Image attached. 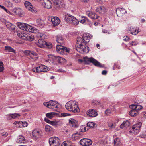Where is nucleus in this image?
<instances>
[{
	"mask_svg": "<svg viewBox=\"0 0 146 146\" xmlns=\"http://www.w3.org/2000/svg\"><path fill=\"white\" fill-rule=\"evenodd\" d=\"M65 107L67 110L74 113H76L80 111L77 102L74 101H69L66 104Z\"/></svg>",
	"mask_w": 146,
	"mask_h": 146,
	"instance_id": "f257e3e1",
	"label": "nucleus"
},
{
	"mask_svg": "<svg viewBox=\"0 0 146 146\" xmlns=\"http://www.w3.org/2000/svg\"><path fill=\"white\" fill-rule=\"evenodd\" d=\"M84 61L86 63H88L90 62L92 63L95 66L100 67H103L104 65L101 64L98 61L96 60L92 57L88 58L85 57L84 58Z\"/></svg>",
	"mask_w": 146,
	"mask_h": 146,
	"instance_id": "f03ea898",
	"label": "nucleus"
},
{
	"mask_svg": "<svg viewBox=\"0 0 146 146\" xmlns=\"http://www.w3.org/2000/svg\"><path fill=\"white\" fill-rule=\"evenodd\" d=\"M142 123L139 122L134 125L129 131V133L132 134H136L139 132L140 131Z\"/></svg>",
	"mask_w": 146,
	"mask_h": 146,
	"instance_id": "7ed1b4c3",
	"label": "nucleus"
},
{
	"mask_svg": "<svg viewBox=\"0 0 146 146\" xmlns=\"http://www.w3.org/2000/svg\"><path fill=\"white\" fill-rule=\"evenodd\" d=\"M17 25L20 29L27 31L31 32L32 31V27L30 25L24 23L18 22Z\"/></svg>",
	"mask_w": 146,
	"mask_h": 146,
	"instance_id": "20e7f679",
	"label": "nucleus"
},
{
	"mask_svg": "<svg viewBox=\"0 0 146 146\" xmlns=\"http://www.w3.org/2000/svg\"><path fill=\"white\" fill-rule=\"evenodd\" d=\"M48 69L47 67L42 65L37 67L36 68H33L32 70L34 72L38 73L47 71L48 70Z\"/></svg>",
	"mask_w": 146,
	"mask_h": 146,
	"instance_id": "39448f33",
	"label": "nucleus"
},
{
	"mask_svg": "<svg viewBox=\"0 0 146 146\" xmlns=\"http://www.w3.org/2000/svg\"><path fill=\"white\" fill-rule=\"evenodd\" d=\"M38 2H40L44 8L47 9H50L52 7V4L49 0H38Z\"/></svg>",
	"mask_w": 146,
	"mask_h": 146,
	"instance_id": "423d86ee",
	"label": "nucleus"
},
{
	"mask_svg": "<svg viewBox=\"0 0 146 146\" xmlns=\"http://www.w3.org/2000/svg\"><path fill=\"white\" fill-rule=\"evenodd\" d=\"M92 141L90 139L83 138L80 141V144L83 146H89L92 144Z\"/></svg>",
	"mask_w": 146,
	"mask_h": 146,
	"instance_id": "0eeeda50",
	"label": "nucleus"
},
{
	"mask_svg": "<svg viewBox=\"0 0 146 146\" xmlns=\"http://www.w3.org/2000/svg\"><path fill=\"white\" fill-rule=\"evenodd\" d=\"M76 50L79 52L82 53H88L89 51V47L86 45H82L79 48H76Z\"/></svg>",
	"mask_w": 146,
	"mask_h": 146,
	"instance_id": "6e6552de",
	"label": "nucleus"
},
{
	"mask_svg": "<svg viewBox=\"0 0 146 146\" xmlns=\"http://www.w3.org/2000/svg\"><path fill=\"white\" fill-rule=\"evenodd\" d=\"M92 37V35L89 33L84 34L82 36L84 43L87 44L89 42L90 39Z\"/></svg>",
	"mask_w": 146,
	"mask_h": 146,
	"instance_id": "1a4fd4ad",
	"label": "nucleus"
},
{
	"mask_svg": "<svg viewBox=\"0 0 146 146\" xmlns=\"http://www.w3.org/2000/svg\"><path fill=\"white\" fill-rule=\"evenodd\" d=\"M49 144H54L60 145V140L58 137H53L49 139Z\"/></svg>",
	"mask_w": 146,
	"mask_h": 146,
	"instance_id": "9d476101",
	"label": "nucleus"
},
{
	"mask_svg": "<svg viewBox=\"0 0 146 146\" xmlns=\"http://www.w3.org/2000/svg\"><path fill=\"white\" fill-rule=\"evenodd\" d=\"M13 12L16 15H18L20 17L23 16V12L22 10L19 8H15L13 10Z\"/></svg>",
	"mask_w": 146,
	"mask_h": 146,
	"instance_id": "9b49d317",
	"label": "nucleus"
},
{
	"mask_svg": "<svg viewBox=\"0 0 146 146\" xmlns=\"http://www.w3.org/2000/svg\"><path fill=\"white\" fill-rule=\"evenodd\" d=\"M24 5L26 7L27 9H28L29 11L35 13L37 11L36 10L34 9L33 8V6L29 2L25 1L24 3Z\"/></svg>",
	"mask_w": 146,
	"mask_h": 146,
	"instance_id": "f8f14e48",
	"label": "nucleus"
},
{
	"mask_svg": "<svg viewBox=\"0 0 146 146\" xmlns=\"http://www.w3.org/2000/svg\"><path fill=\"white\" fill-rule=\"evenodd\" d=\"M32 134L33 137L36 138L40 137L42 135V132L37 129H35L33 131Z\"/></svg>",
	"mask_w": 146,
	"mask_h": 146,
	"instance_id": "ddd939ff",
	"label": "nucleus"
},
{
	"mask_svg": "<svg viewBox=\"0 0 146 146\" xmlns=\"http://www.w3.org/2000/svg\"><path fill=\"white\" fill-rule=\"evenodd\" d=\"M51 21L54 26H57L59 25L60 22L59 19L57 17H53L52 18Z\"/></svg>",
	"mask_w": 146,
	"mask_h": 146,
	"instance_id": "4468645a",
	"label": "nucleus"
},
{
	"mask_svg": "<svg viewBox=\"0 0 146 146\" xmlns=\"http://www.w3.org/2000/svg\"><path fill=\"white\" fill-rule=\"evenodd\" d=\"M20 115L18 113H12L7 115V120H9L12 119H15L20 117Z\"/></svg>",
	"mask_w": 146,
	"mask_h": 146,
	"instance_id": "2eb2a0df",
	"label": "nucleus"
},
{
	"mask_svg": "<svg viewBox=\"0 0 146 146\" xmlns=\"http://www.w3.org/2000/svg\"><path fill=\"white\" fill-rule=\"evenodd\" d=\"M88 115L90 117H94L98 115L97 112L93 109H90L87 112Z\"/></svg>",
	"mask_w": 146,
	"mask_h": 146,
	"instance_id": "dca6fc26",
	"label": "nucleus"
},
{
	"mask_svg": "<svg viewBox=\"0 0 146 146\" xmlns=\"http://www.w3.org/2000/svg\"><path fill=\"white\" fill-rule=\"evenodd\" d=\"M116 12L118 17H121L123 15L126 13L125 9L123 8H117L116 9Z\"/></svg>",
	"mask_w": 146,
	"mask_h": 146,
	"instance_id": "f3484780",
	"label": "nucleus"
},
{
	"mask_svg": "<svg viewBox=\"0 0 146 146\" xmlns=\"http://www.w3.org/2000/svg\"><path fill=\"white\" fill-rule=\"evenodd\" d=\"M87 14L89 17L92 19H97L99 17L95 13L91 11H88Z\"/></svg>",
	"mask_w": 146,
	"mask_h": 146,
	"instance_id": "a211bd4d",
	"label": "nucleus"
},
{
	"mask_svg": "<svg viewBox=\"0 0 146 146\" xmlns=\"http://www.w3.org/2000/svg\"><path fill=\"white\" fill-rule=\"evenodd\" d=\"M49 58H51L53 60H57L59 63H61L62 61L63 58L60 56H55L52 55H48Z\"/></svg>",
	"mask_w": 146,
	"mask_h": 146,
	"instance_id": "6ab92c4d",
	"label": "nucleus"
},
{
	"mask_svg": "<svg viewBox=\"0 0 146 146\" xmlns=\"http://www.w3.org/2000/svg\"><path fill=\"white\" fill-rule=\"evenodd\" d=\"M68 16L71 17V23L75 25H78L79 21L76 17L70 14L68 15Z\"/></svg>",
	"mask_w": 146,
	"mask_h": 146,
	"instance_id": "aec40b11",
	"label": "nucleus"
},
{
	"mask_svg": "<svg viewBox=\"0 0 146 146\" xmlns=\"http://www.w3.org/2000/svg\"><path fill=\"white\" fill-rule=\"evenodd\" d=\"M5 25L7 28L11 31H13L15 29V26L10 22H6Z\"/></svg>",
	"mask_w": 146,
	"mask_h": 146,
	"instance_id": "412c9836",
	"label": "nucleus"
},
{
	"mask_svg": "<svg viewBox=\"0 0 146 146\" xmlns=\"http://www.w3.org/2000/svg\"><path fill=\"white\" fill-rule=\"evenodd\" d=\"M16 141L18 143H24L26 142V140L23 136L19 135L17 137Z\"/></svg>",
	"mask_w": 146,
	"mask_h": 146,
	"instance_id": "4be33fe9",
	"label": "nucleus"
},
{
	"mask_svg": "<svg viewBox=\"0 0 146 146\" xmlns=\"http://www.w3.org/2000/svg\"><path fill=\"white\" fill-rule=\"evenodd\" d=\"M57 101H53V100H50L49 101V106L50 107H54L55 110H56L55 108H58V105H57L58 103Z\"/></svg>",
	"mask_w": 146,
	"mask_h": 146,
	"instance_id": "5701e85b",
	"label": "nucleus"
},
{
	"mask_svg": "<svg viewBox=\"0 0 146 146\" xmlns=\"http://www.w3.org/2000/svg\"><path fill=\"white\" fill-rule=\"evenodd\" d=\"M46 44V42L43 40L40 39L38 40L37 45L38 47L43 48L45 46Z\"/></svg>",
	"mask_w": 146,
	"mask_h": 146,
	"instance_id": "b1692460",
	"label": "nucleus"
},
{
	"mask_svg": "<svg viewBox=\"0 0 146 146\" xmlns=\"http://www.w3.org/2000/svg\"><path fill=\"white\" fill-rule=\"evenodd\" d=\"M56 41L60 44H62L64 43V38L60 35H58L56 36Z\"/></svg>",
	"mask_w": 146,
	"mask_h": 146,
	"instance_id": "393cba45",
	"label": "nucleus"
},
{
	"mask_svg": "<svg viewBox=\"0 0 146 146\" xmlns=\"http://www.w3.org/2000/svg\"><path fill=\"white\" fill-rule=\"evenodd\" d=\"M130 123L128 120H126L123 121L120 125L121 128L123 129L124 128H127L129 126Z\"/></svg>",
	"mask_w": 146,
	"mask_h": 146,
	"instance_id": "a878e982",
	"label": "nucleus"
},
{
	"mask_svg": "<svg viewBox=\"0 0 146 146\" xmlns=\"http://www.w3.org/2000/svg\"><path fill=\"white\" fill-rule=\"evenodd\" d=\"M105 8L104 7H99L96 9V11L100 14H103L105 12Z\"/></svg>",
	"mask_w": 146,
	"mask_h": 146,
	"instance_id": "bb28decb",
	"label": "nucleus"
},
{
	"mask_svg": "<svg viewBox=\"0 0 146 146\" xmlns=\"http://www.w3.org/2000/svg\"><path fill=\"white\" fill-rule=\"evenodd\" d=\"M36 23L38 26L41 28L43 27L45 25L44 21L40 19L36 20Z\"/></svg>",
	"mask_w": 146,
	"mask_h": 146,
	"instance_id": "cd10ccee",
	"label": "nucleus"
},
{
	"mask_svg": "<svg viewBox=\"0 0 146 146\" xmlns=\"http://www.w3.org/2000/svg\"><path fill=\"white\" fill-rule=\"evenodd\" d=\"M4 50L6 52H11L14 53H16L15 50L11 47L9 46H5Z\"/></svg>",
	"mask_w": 146,
	"mask_h": 146,
	"instance_id": "c85d7f7f",
	"label": "nucleus"
},
{
	"mask_svg": "<svg viewBox=\"0 0 146 146\" xmlns=\"http://www.w3.org/2000/svg\"><path fill=\"white\" fill-rule=\"evenodd\" d=\"M14 124H15L16 125H17V124H19L20 125H22V126L23 127H27V122H22L21 121H17L15 122L14 123ZM20 126V125H19V126L17 125V126L19 127Z\"/></svg>",
	"mask_w": 146,
	"mask_h": 146,
	"instance_id": "c756f323",
	"label": "nucleus"
},
{
	"mask_svg": "<svg viewBox=\"0 0 146 146\" xmlns=\"http://www.w3.org/2000/svg\"><path fill=\"white\" fill-rule=\"evenodd\" d=\"M129 31V33L133 35H135L138 33V32L136 29L132 27H131L130 28Z\"/></svg>",
	"mask_w": 146,
	"mask_h": 146,
	"instance_id": "7c9ffc66",
	"label": "nucleus"
},
{
	"mask_svg": "<svg viewBox=\"0 0 146 146\" xmlns=\"http://www.w3.org/2000/svg\"><path fill=\"white\" fill-rule=\"evenodd\" d=\"M114 146H121V143L119 139L115 138L114 140Z\"/></svg>",
	"mask_w": 146,
	"mask_h": 146,
	"instance_id": "2f4dec72",
	"label": "nucleus"
},
{
	"mask_svg": "<svg viewBox=\"0 0 146 146\" xmlns=\"http://www.w3.org/2000/svg\"><path fill=\"white\" fill-rule=\"evenodd\" d=\"M84 41L83 39V38H82L80 37H78L77 38V44H78L79 46H80L82 45V43H84ZM78 46V45H77Z\"/></svg>",
	"mask_w": 146,
	"mask_h": 146,
	"instance_id": "473e14b6",
	"label": "nucleus"
},
{
	"mask_svg": "<svg viewBox=\"0 0 146 146\" xmlns=\"http://www.w3.org/2000/svg\"><path fill=\"white\" fill-rule=\"evenodd\" d=\"M138 113V111L135 110H131L129 112L130 115L132 117H134L137 115Z\"/></svg>",
	"mask_w": 146,
	"mask_h": 146,
	"instance_id": "72a5a7b5",
	"label": "nucleus"
},
{
	"mask_svg": "<svg viewBox=\"0 0 146 146\" xmlns=\"http://www.w3.org/2000/svg\"><path fill=\"white\" fill-rule=\"evenodd\" d=\"M87 126L91 128H93L96 127V125L92 122H89L87 124Z\"/></svg>",
	"mask_w": 146,
	"mask_h": 146,
	"instance_id": "f704fd0d",
	"label": "nucleus"
},
{
	"mask_svg": "<svg viewBox=\"0 0 146 146\" xmlns=\"http://www.w3.org/2000/svg\"><path fill=\"white\" fill-rule=\"evenodd\" d=\"M56 48L57 51L59 53H61L62 50V48H64V46L58 45L56 46Z\"/></svg>",
	"mask_w": 146,
	"mask_h": 146,
	"instance_id": "c9c22d12",
	"label": "nucleus"
},
{
	"mask_svg": "<svg viewBox=\"0 0 146 146\" xmlns=\"http://www.w3.org/2000/svg\"><path fill=\"white\" fill-rule=\"evenodd\" d=\"M27 38H25L24 40H28L30 41L33 40L34 39V36L33 35H28L26 36Z\"/></svg>",
	"mask_w": 146,
	"mask_h": 146,
	"instance_id": "e433bc0d",
	"label": "nucleus"
},
{
	"mask_svg": "<svg viewBox=\"0 0 146 146\" xmlns=\"http://www.w3.org/2000/svg\"><path fill=\"white\" fill-rule=\"evenodd\" d=\"M61 146H71L70 141H65L61 145Z\"/></svg>",
	"mask_w": 146,
	"mask_h": 146,
	"instance_id": "4c0bfd02",
	"label": "nucleus"
},
{
	"mask_svg": "<svg viewBox=\"0 0 146 146\" xmlns=\"http://www.w3.org/2000/svg\"><path fill=\"white\" fill-rule=\"evenodd\" d=\"M69 122L71 124H72V126H74V125H76V124L77 122V121L73 119H71L69 120Z\"/></svg>",
	"mask_w": 146,
	"mask_h": 146,
	"instance_id": "58836bf2",
	"label": "nucleus"
},
{
	"mask_svg": "<svg viewBox=\"0 0 146 146\" xmlns=\"http://www.w3.org/2000/svg\"><path fill=\"white\" fill-rule=\"evenodd\" d=\"M53 4L55 7L56 9H58L60 7V3L59 2L54 1L53 2Z\"/></svg>",
	"mask_w": 146,
	"mask_h": 146,
	"instance_id": "ea45409f",
	"label": "nucleus"
},
{
	"mask_svg": "<svg viewBox=\"0 0 146 146\" xmlns=\"http://www.w3.org/2000/svg\"><path fill=\"white\" fill-rule=\"evenodd\" d=\"M69 14H67V16H66L64 18V20L65 21L67 22V23H71V17H70L68 16V15Z\"/></svg>",
	"mask_w": 146,
	"mask_h": 146,
	"instance_id": "a19ab883",
	"label": "nucleus"
},
{
	"mask_svg": "<svg viewBox=\"0 0 146 146\" xmlns=\"http://www.w3.org/2000/svg\"><path fill=\"white\" fill-rule=\"evenodd\" d=\"M88 128H86L84 126H82L80 128V131L82 132H84L88 131Z\"/></svg>",
	"mask_w": 146,
	"mask_h": 146,
	"instance_id": "79ce46f5",
	"label": "nucleus"
},
{
	"mask_svg": "<svg viewBox=\"0 0 146 146\" xmlns=\"http://www.w3.org/2000/svg\"><path fill=\"white\" fill-rule=\"evenodd\" d=\"M70 50V49L69 48H67L65 47L64 46L63 48H62V50L61 52H69Z\"/></svg>",
	"mask_w": 146,
	"mask_h": 146,
	"instance_id": "37998d69",
	"label": "nucleus"
},
{
	"mask_svg": "<svg viewBox=\"0 0 146 146\" xmlns=\"http://www.w3.org/2000/svg\"><path fill=\"white\" fill-rule=\"evenodd\" d=\"M52 129V127L48 125H46L45 126V129L46 131H50Z\"/></svg>",
	"mask_w": 146,
	"mask_h": 146,
	"instance_id": "c03bdc74",
	"label": "nucleus"
},
{
	"mask_svg": "<svg viewBox=\"0 0 146 146\" xmlns=\"http://www.w3.org/2000/svg\"><path fill=\"white\" fill-rule=\"evenodd\" d=\"M60 121H51L50 124L53 126H56L59 124V123Z\"/></svg>",
	"mask_w": 146,
	"mask_h": 146,
	"instance_id": "a18cd8bd",
	"label": "nucleus"
},
{
	"mask_svg": "<svg viewBox=\"0 0 146 146\" xmlns=\"http://www.w3.org/2000/svg\"><path fill=\"white\" fill-rule=\"evenodd\" d=\"M43 104L44 106H46V107H47L48 108L50 109H54V107H50L49 106V102H44V103Z\"/></svg>",
	"mask_w": 146,
	"mask_h": 146,
	"instance_id": "49530a36",
	"label": "nucleus"
},
{
	"mask_svg": "<svg viewBox=\"0 0 146 146\" xmlns=\"http://www.w3.org/2000/svg\"><path fill=\"white\" fill-rule=\"evenodd\" d=\"M3 63L1 62H0V72H2L4 70Z\"/></svg>",
	"mask_w": 146,
	"mask_h": 146,
	"instance_id": "de8ad7c7",
	"label": "nucleus"
},
{
	"mask_svg": "<svg viewBox=\"0 0 146 146\" xmlns=\"http://www.w3.org/2000/svg\"><path fill=\"white\" fill-rule=\"evenodd\" d=\"M100 102V101H98L95 100H93L92 101V104L93 105H97L99 104Z\"/></svg>",
	"mask_w": 146,
	"mask_h": 146,
	"instance_id": "09e8293b",
	"label": "nucleus"
},
{
	"mask_svg": "<svg viewBox=\"0 0 146 146\" xmlns=\"http://www.w3.org/2000/svg\"><path fill=\"white\" fill-rule=\"evenodd\" d=\"M5 4L6 5L9 7H12V4L10 2L8 1H5Z\"/></svg>",
	"mask_w": 146,
	"mask_h": 146,
	"instance_id": "8fccbe9b",
	"label": "nucleus"
},
{
	"mask_svg": "<svg viewBox=\"0 0 146 146\" xmlns=\"http://www.w3.org/2000/svg\"><path fill=\"white\" fill-rule=\"evenodd\" d=\"M31 51L29 50H26L24 51V54L27 56H31Z\"/></svg>",
	"mask_w": 146,
	"mask_h": 146,
	"instance_id": "3c124183",
	"label": "nucleus"
},
{
	"mask_svg": "<svg viewBox=\"0 0 146 146\" xmlns=\"http://www.w3.org/2000/svg\"><path fill=\"white\" fill-rule=\"evenodd\" d=\"M45 46L48 47L49 48H51L53 46L52 43H47V42Z\"/></svg>",
	"mask_w": 146,
	"mask_h": 146,
	"instance_id": "603ef678",
	"label": "nucleus"
},
{
	"mask_svg": "<svg viewBox=\"0 0 146 146\" xmlns=\"http://www.w3.org/2000/svg\"><path fill=\"white\" fill-rule=\"evenodd\" d=\"M136 106L137 107V108L135 110H137V111L138 110H141L142 108V106L140 105H136Z\"/></svg>",
	"mask_w": 146,
	"mask_h": 146,
	"instance_id": "864d4df0",
	"label": "nucleus"
},
{
	"mask_svg": "<svg viewBox=\"0 0 146 146\" xmlns=\"http://www.w3.org/2000/svg\"><path fill=\"white\" fill-rule=\"evenodd\" d=\"M130 108L132 109L131 110H136L137 108L136 105L133 104L130 106Z\"/></svg>",
	"mask_w": 146,
	"mask_h": 146,
	"instance_id": "5fc2aeb1",
	"label": "nucleus"
},
{
	"mask_svg": "<svg viewBox=\"0 0 146 146\" xmlns=\"http://www.w3.org/2000/svg\"><path fill=\"white\" fill-rule=\"evenodd\" d=\"M105 113L107 115H109L111 113V111L110 110L107 109L106 110Z\"/></svg>",
	"mask_w": 146,
	"mask_h": 146,
	"instance_id": "6e6d98bb",
	"label": "nucleus"
},
{
	"mask_svg": "<svg viewBox=\"0 0 146 146\" xmlns=\"http://www.w3.org/2000/svg\"><path fill=\"white\" fill-rule=\"evenodd\" d=\"M71 115L69 113H62L61 114V115L62 117H65L68 116H70Z\"/></svg>",
	"mask_w": 146,
	"mask_h": 146,
	"instance_id": "4d7b16f0",
	"label": "nucleus"
},
{
	"mask_svg": "<svg viewBox=\"0 0 146 146\" xmlns=\"http://www.w3.org/2000/svg\"><path fill=\"white\" fill-rule=\"evenodd\" d=\"M32 31H31V32L32 33H36V32H37L38 30L37 29L35 28H33L32 29H31Z\"/></svg>",
	"mask_w": 146,
	"mask_h": 146,
	"instance_id": "13d9d810",
	"label": "nucleus"
},
{
	"mask_svg": "<svg viewBox=\"0 0 146 146\" xmlns=\"http://www.w3.org/2000/svg\"><path fill=\"white\" fill-rule=\"evenodd\" d=\"M123 40L124 41H128L129 39V37L127 36H124L123 38Z\"/></svg>",
	"mask_w": 146,
	"mask_h": 146,
	"instance_id": "bf43d9fd",
	"label": "nucleus"
},
{
	"mask_svg": "<svg viewBox=\"0 0 146 146\" xmlns=\"http://www.w3.org/2000/svg\"><path fill=\"white\" fill-rule=\"evenodd\" d=\"M108 126L111 128H113L115 127V125L113 123H109Z\"/></svg>",
	"mask_w": 146,
	"mask_h": 146,
	"instance_id": "052dcab7",
	"label": "nucleus"
},
{
	"mask_svg": "<svg viewBox=\"0 0 146 146\" xmlns=\"http://www.w3.org/2000/svg\"><path fill=\"white\" fill-rule=\"evenodd\" d=\"M31 55H32L35 56H37V54L36 52L33 51H31Z\"/></svg>",
	"mask_w": 146,
	"mask_h": 146,
	"instance_id": "680f3d73",
	"label": "nucleus"
},
{
	"mask_svg": "<svg viewBox=\"0 0 146 146\" xmlns=\"http://www.w3.org/2000/svg\"><path fill=\"white\" fill-rule=\"evenodd\" d=\"M56 114V113L54 112H51L47 113V115L48 116H49V115H51L52 116H53V115H55Z\"/></svg>",
	"mask_w": 146,
	"mask_h": 146,
	"instance_id": "e2e57ef3",
	"label": "nucleus"
},
{
	"mask_svg": "<svg viewBox=\"0 0 146 146\" xmlns=\"http://www.w3.org/2000/svg\"><path fill=\"white\" fill-rule=\"evenodd\" d=\"M129 44H130V45H131L132 46L136 45L137 44L136 42H134L133 41L131 42H129Z\"/></svg>",
	"mask_w": 146,
	"mask_h": 146,
	"instance_id": "0e129e2a",
	"label": "nucleus"
},
{
	"mask_svg": "<svg viewBox=\"0 0 146 146\" xmlns=\"http://www.w3.org/2000/svg\"><path fill=\"white\" fill-rule=\"evenodd\" d=\"M8 135V133L7 132H3L2 133V135L3 136H4L5 137H7Z\"/></svg>",
	"mask_w": 146,
	"mask_h": 146,
	"instance_id": "69168bd1",
	"label": "nucleus"
},
{
	"mask_svg": "<svg viewBox=\"0 0 146 146\" xmlns=\"http://www.w3.org/2000/svg\"><path fill=\"white\" fill-rule=\"evenodd\" d=\"M44 121L45 122H46L47 123H49L50 124L51 121H50L49 120L48 118H45Z\"/></svg>",
	"mask_w": 146,
	"mask_h": 146,
	"instance_id": "338daca9",
	"label": "nucleus"
},
{
	"mask_svg": "<svg viewBox=\"0 0 146 146\" xmlns=\"http://www.w3.org/2000/svg\"><path fill=\"white\" fill-rule=\"evenodd\" d=\"M102 74L103 75H106L107 73V71L106 70H103L102 72Z\"/></svg>",
	"mask_w": 146,
	"mask_h": 146,
	"instance_id": "774afa93",
	"label": "nucleus"
}]
</instances>
